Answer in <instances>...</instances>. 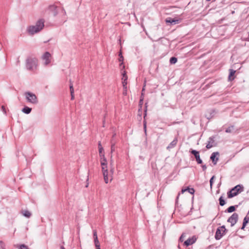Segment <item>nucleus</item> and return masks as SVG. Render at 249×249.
Segmentation results:
<instances>
[{"label":"nucleus","instance_id":"obj_1","mask_svg":"<svg viewBox=\"0 0 249 249\" xmlns=\"http://www.w3.org/2000/svg\"><path fill=\"white\" fill-rule=\"evenodd\" d=\"M44 26V20L42 19L38 20L35 25L28 27L27 31L30 35H34L40 32Z\"/></svg>","mask_w":249,"mask_h":249},{"label":"nucleus","instance_id":"obj_2","mask_svg":"<svg viewBox=\"0 0 249 249\" xmlns=\"http://www.w3.org/2000/svg\"><path fill=\"white\" fill-rule=\"evenodd\" d=\"M243 190L244 187L243 185L240 184L237 185L228 192V197L229 198H232L237 196L239 193L243 192Z\"/></svg>","mask_w":249,"mask_h":249},{"label":"nucleus","instance_id":"obj_3","mask_svg":"<svg viewBox=\"0 0 249 249\" xmlns=\"http://www.w3.org/2000/svg\"><path fill=\"white\" fill-rule=\"evenodd\" d=\"M37 66V60L36 58L28 57L26 60V68L30 71H34Z\"/></svg>","mask_w":249,"mask_h":249},{"label":"nucleus","instance_id":"obj_4","mask_svg":"<svg viewBox=\"0 0 249 249\" xmlns=\"http://www.w3.org/2000/svg\"><path fill=\"white\" fill-rule=\"evenodd\" d=\"M25 96L27 101L33 104H37L38 103V100L36 96L30 92H26Z\"/></svg>","mask_w":249,"mask_h":249},{"label":"nucleus","instance_id":"obj_5","mask_svg":"<svg viewBox=\"0 0 249 249\" xmlns=\"http://www.w3.org/2000/svg\"><path fill=\"white\" fill-rule=\"evenodd\" d=\"M226 229L225 228V226H222L221 227H218L216 231L215 234V238L216 240H220L223 235L225 233V232L226 231Z\"/></svg>","mask_w":249,"mask_h":249},{"label":"nucleus","instance_id":"obj_6","mask_svg":"<svg viewBox=\"0 0 249 249\" xmlns=\"http://www.w3.org/2000/svg\"><path fill=\"white\" fill-rule=\"evenodd\" d=\"M238 218V214L233 213L228 219L227 221L231 223V226H233L237 222Z\"/></svg>","mask_w":249,"mask_h":249},{"label":"nucleus","instance_id":"obj_7","mask_svg":"<svg viewBox=\"0 0 249 249\" xmlns=\"http://www.w3.org/2000/svg\"><path fill=\"white\" fill-rule=\"evenodd\" d=\"M51 55L48 52H45L42 55V58L44 61V64L45 65H47L51 62Z\"/></svg>","mask_w":249,"mask_h":249},{"label":"nucleus","instance_id":"obj_8","mask_svg":"<svg viewBox=\"0 0 249 249\" xmlns=\"http://www.w3.org/2000/svg\"><path fill=\"white\" fill-rule=\"evenodd\" d=\"M190 152L192 154L194 155L198 164H201L202 163V160L200 158L199 153L198 151H197L196 150H192L190 151Z\"/></svg>","mask_w":249,"mask_h":249},{"label":"nucleus","instance_id":"obj_9","mask_svg":"<svg viewBox=\"0 0 249 249\" xmlns=\"http://www.w3.org/2000/svg\"><path fill=\"white\" fill-rule=\"evenodd\" d=\"M103 172V175L104 177V179L106 183H107L108 182L109 179H110V178L109 177V173L107 169H105L103 168V170H102Z\"/></svg>","mask_w":249,"mask_h":249},{"label":"nucleus","instance_id":"obj_10","mask_svg":"<svg viewBox=\"0 0 249 249\" xmlns=\"http://www.w3.org/2000/svg\"><path fill=\"white\" fill-rule=\"evenodd\" d=\"M214 137H211L209 138L208 143L206 145L207 149H210L215 145Z\"/></svg>","mask_w":249,"mask_h":249},{"label":"nucleus","instance_id":"obj_11","mask_svg":"<svg viewBox=\"0 0 249 249\" xmlns=\"http://www.w3.org/2000/svg\"><path fill=\"white\" fill-rule=\"evenodd\" d=\"M196 238L195 236H193L192 238H188L184 242V244L186 246L191 245L196 241Z\"/></svg>","mask_w":249,"mask_h":249},{"label":"nucleus","instance_id":"obj_12","mask_svg":"<svg viewBox=\"0 0 249 249\" xmlns=\"http://www.w3.org/2000/svg\"><path fill=\"white\" fill-rule=\"evenodd\" d=\"M48 10L53 16H56L57 14V7L54 5H50L48 8Z\"/></svg>","mask_w":249,"mask_h":249},{"label":"nucleus","instance_id":"obj_13","mask_svg":"<svg viewBox=\"0 0 249 249\" xmlns=\"http://www.w3.org/2000/svg\"><path fill=\"white\" fill-rule=\"evenodd\" d=\"M217 155H219L218 152H213L212 154L210 157V159L212 160L214 165H215L218 160V158L216 157Z\"/></svg>","mask_w":249,"mask_h":249},{"label":"nucleus","instance_id":"obj_14","mask_svg":"<svg viewBox=\"0 0 249 249\" xmlns=\"http://www.w3.org/2000/svg\"><path fill=\"white\" fill-rule=\"evenodd\" d=\"M120 67H122V69L121 70V72L123 76L122 81H127V76L126 75V71L124 70H123L124 69V66L123 64V63L120 64Z\"/></svg>","mask_w":249,"mask_h":249},{"label":"nucleus","instance_id":"obj_15","mask_svg":"<svg viewBox=\"0 0 249 249\" xmlns=\"http://www.w3.org/2000/svg\"><path fill=\"white\" fill-rule=\"evenodd\" d=\"M166 23H170L171 25H175L179 23L178 19H175L171 18H168L166 19Z\"/></svg>","mask_w":249,"mask_h":249},{"label":"nucleus","instance_id":"obj_16","mask_svg":"<svg viewBox=\"0 0 249 249\" xmlns=\"http://www.w3.org/2000/svg\"><path fill=\"white\" fill-rule=\"evenodd\" d=\"M178 139L177 138H176L172 142H170L169 145L167 147V149H169L170 148L174 147L176 145Z\"/></svg>","mask_w":249,"mask_h":249},{"label":"nucleus","instance_id":"obj_17","mask_svg":"<svg viewBox=\"0 0 249 249\" xmlns=\"http://www.w3.org/2000/svg\"><path fill=\"white\" fill-rule=\"evenodd\" d=\"M249 222V217H248V216H245L244 218L242 227H241V229L242 230H244L246 225Z\"/></svg>","mask_w":249,"mask_h":249},{"label":"nucleus","instance_id":"obj_18","mask_svg":"<svg viewBox=\"0 0 249 249\" xmlns=\"http://www.w3.org/2000/svg\"><path fill=\"white\" fill-rule=\"evenodd\" d=\"M31 110L32 108L28 107H25L22 109V112L27 114H29L31 112Z\"/></svg>","mask_w":249,"mask_h":249},{"label":"nucleus","instance_id":"obj_19","mask_svg":"<svg viewBox=\"0 0 249 249\" xmlns=\"http://www.w3.org/2000/svg\"><path fill=\"white\" fill-rule=\"evenodd\" d=\"M21 213L24 216L27 218H29L31 215V213L27 210L22 211Z\"/></svg>","mask_w":249,"mask_h":249},{"label":"nucleus","instance_id":"obj_20","mask_svg":"<svg viewBox=\"0 0 249 249\" xmlns=\"http://www.w3.org/2000/svg\"><path fill=\"white\" fill-rule=\"evenodd\" d=\"M235 72V71H234L232 69L230 70V74L229 75V79H230V80H231L234 79V78H233V77L231 78V77H232L234 75Z\"/></svg>","mask_w":249,"mask_h":249},{"label":"nucleus","instance_id":"obj_21","mask_svg":"<svg viewBox=\"0 0 249 249\" xmlns=\"http://www.w3.org/2000/svg\"><path fill=\"white\" fill-rule=\"evenodd\" d=\"M114 172V167H110V170L109 171V177L110 178V180L111 181L113 179L112 175Z\"/></svg>","mask_w":249,"mask_h":249},{"label":"nucleus","instance_id":"obj_22","mask_svg":"<svg viewBox=\"0 0 249 249\" xmlns=\"http://www.w3.org/2000/svg\"><path fill=\"white\" fill-rule=\"evenodd\" d=\"M70 91H71V99L73 100L74 98V95H73L74 89H73V85L71 84L70 86Z\"/></svg>","mask_w":249,"mask_h":249},{"label":"nucleus","instance_id":"obj_23","mask_svg":"<svg viewBox=\"0 0 249 249\" xmlns=\"http://www.w3.org/2000/svg\"><path fill=\"white\" fill-rule=\"evenodd\" d=\"M235 210V207L234 206H231L229 207L226 211V212L231 213Z\"/></svg>","mask_w":249,"mask_h":249},{"label":"nucleus","instance_id":"obj_24","mask_svg":"<svg viewBox=\"0 0 249 249\" xmlns=\"http://www.w3.org/2000/svg\"><path fill=\"white\" fill-rule=\"evenodd\" d=\"M219 204L221 206H224L226 203L225 201L222 196L220 197V198H219Z\"/></svg>","mask_w":249,"mask_h":249},{"label":"nucleus","instance_id":"obj_25","mask_svg":"<svg viewBox=\"0 0 249 249\" xmlns=\"http://www.w3.org/2000/svg\"><path fill=\"white\" fill-rule=\"evenodd\" d=\"M93 237H94V242H97L99 241L98 237H97V231L96 230H94L93 231Z\"/></svg>","mask_w":249,"mask_h":249},{"label":"nucleus","instance_id":"obj_26","mask_svg":"<svg viewBox=\"0 0 249 249\" xmlns=\"http://www.w3.org/2000/svg\"><path fill=\"white\" fill-rule=\"evenodd\" d=\"M17 248H18V249H29L28 246L24 244L17 245Z\"/></svg>","mask_w":249,"mask_h":249},{"label":"nucleus","instance_id":"obj_27","mask_svg":"<svg viewBox=\"0 0 249 249\" xmlns=\"http://www.w3.org/2000/svg\"><path fill=\"white\" fill-rule=\"evenodd\" d=\"M99 153L100 158H101V157L104 158V156H105V154H104L103 148H100V149H99Z\"/></svg>","mask_w":249,"mask_h":249},{"label":"nucleus","instance_id":"obj_28","mask_svg":"<svg viewBox=\"0 0 249 249\" xmlns=\"http://www.w3.org/2000/svg\"><path fill=\"white\" fill-rule=\"evenodd\" d=\"M177 62V58L175 57H172L170 59L171 64H175Z\"/></svg>","mask_w":249,"mask_h":249},{"label":"nucleus","instance_id":"obj_29","mask_svg":"<svg viewBox=\"0 0 249 249\" xmlns=\"http://www.w3.org/2000/svg\"><path fill=\"white\" fill-rule=\"evenodd\" d=\"M233 128V126H231L226 129L225 132L226 133H231L232 132Z\"/></svg>","mask_w":249,"mask_h":249},{"label":"nucleus","instance_id":"obj_30","mask_svg":"<svg viewBox=\"0 0 249 249\" xmlns=\"http://www.w3.org/2000/svg\"><path fill=\"white\" fill-rule=\"evenodd\" d=\"M187 191H188L191 194H194L195 193V190L194 188H187Z\"/></svg>","mask_w":249,"mask_h":249},{"label":"nucleus","instance_id":"obj_31","mask_svg":"<svg viewBox=\"0 0 249 249\" xmlns=\"http://www.w3.org/2000/svg\"><path fill=\"white\" fill-rule=\"evenodd\" d=\"M119 61L120 62H123V60H124V57H123V56L122 55V53L121 51H120V52L119 53Z\"/></svg>","mask_w":249,"mask_h":249},{"label":"nucleus","instance_id":"obj_32","mask_svg":"<svg viewBox=\"0 0 249 249\" xmlns=\"http://www.w3.org/2000/svg\"><path fill=\"white\" fill-rule=\"evenodd\" d=\"M115 149V143H111V153H112Z\"/></svg>","mask_w":249,"mask_h":249},{"label":"nucleus","instance_id":"obj_33","mask_svg":"<svg viewBox=\"0 0 249 249\" xmlns=\"http://www.w3.org/2000/svg\"><path fill=\"white\" fill-rule=\"evenodd\" d=\"M100 162L101 163H107V160L106 159V158H105V156H104V158L103 157H101L100 158Z\"/></svg>","mask_w":249,"mask_h":249},{"label":"nucleus","instance_id":"obj_34","mask_svg":"<svg viewBox=\"0 0 249 249\" xmlns=\"http://www.w3.org/2000/svg\"><path fill=\"white\" fill-rule=\"evenodd\" d=\"M101 167H102V170H103V168L105 169L107 168V163H101Z\"/></svg>","mask_w":249,"mask_h":249},{"label":"nucleus","instance_id":"obj_35","mask_svg":"<svg viewBox=\"0 0 249 249\" xmlns=\"http://www.w3.org/2000/svg\"><path fill=\"white\" fill-rule=\"evenodd\" d=\"M94 242L95 246L96 247V249H101L99 242L97 241V242Z\"/></svg>","mask_w":249,"mask_h":249},{"label":"nucleus","instance_id":"obj_36","mask_svg":"<svg viewBox=\"0 0 249 249\" xmlns=\"http://www.w3.org/2000/svg\"><path fill=\"white\" fill-rule=\"evenodd\" d=\"M122 84L124 89H126L127 81H122Z\"/></svg>","mask_w":249,"mask_h":249},{"label":"nucleus","instance_id":"obj_37","mask_svg":"<svg viewBox=\"0 0 249 249\" xmlns=\"http://www.w3.org/2000/svg\"><path fill=\"white\" fill-rule=\"evenodd\" d=\"M114 167L113 160L112 159V156L111 155L110 160V167Z\"/></svg>","mask_w":249,"mask_h":249},{"label":"nucleus","instance_id":"obj_38","mask_svg":"<svg viewBox=\"0 0 249 249\" xmlns=\"http://www.w3.org/2000/svg\"><path fill=\"white\" fill-rule=\"evenodd\" d=\"M185 237V234L184 233H182L179 238V241L180 242H183Z\"/></svg>","mask_w":249,"mask_h":249},{"label":"nucleus","instance_id":"obj_39","mask_svg":"<svg viewBox=\"0 0 249 249\" xmlns=\"http://www.w3.org/2000/svg\"><path fill=\"white\" fill-rule=\"evenodd\" d=\"M214 178V176H213L210 179V183L211 188L212 187V185H213V179Z\"/></svg>","mask_w":249,"mask_h":249},{"label":"nucleus","instance_id":"obj_40","mask_svg":"<svg viewBox=\"0 0 249 249\" xmlns=\"http://www.w3.org/2000/svg\"><path fill=\"white\" fill-rule=\"evenodd\" d=\"M1 110H2V112H3V113L6 115V110L4 106H2L1 107Z\"/></svg>","mask_w":249,"mask_h":249},{"label":"nucleus","instance_id":"obj_41","mask_svg":"<svg viewBox=\"0 0 249 249\" xmlns=\"http://www.w3.org/2000/svg\"><path fill=\"white\" fill-rule=\"evenodd\" d=\"M0 248H1L2 246L5 247L4 243L2 241H0Z\"/></svg>","mask_w":249,"mask_h":249},{"label":"nucleus","instance_id":"obj_42","mask_svg":"<svg viewBox=\"0 0 249 249\" xmlns=\"http://www.w3.org/2000/svg\"><path fill=\"white\" fill-rule=\"evenodd\" d=\"M98 148H99V149H100V148H103V147H102V145H101V142H100V141H99V142H98Z\"/></svg>","mask_w":249,"mask_h":249},{"label":"nucleus","instance_id":"obj_43","mask_svg":"<svg viewBox=\"0 0 249 249\" xmlns=\"http://www.w3.org/2000/svg\"><path fill=\"white\" fill-rule=\"evenodd\" d=\"M202 168L203 171H205L206 169H207V166H206V165H202Z\"/></svg>","mask_w":249,"mask_h":249},{"label":"nucleus","instance_id":"obj_44","mask_svg":"<svg viewBox=\"0 0 249 249\" xmlns=\"http://www.w3.org/2000/svg\"><path fill=\"white\" fill-rule=\"evenodd\" d=\"M143 127H144V131L146 133V123H144V124H143Z\"/></svg>","mask_w":249,"mask_h":249},{"label":"nucleus","instance_id":"obj_45","mask_svg":"<svg viewBox=\"0 0 249 249\" xmlns=\"http://www.w3.org/2000/svg\"><path fill=\"white\" fill-rule=\"evenodd\" d=\"M186 191H187V188H186V189H182V190H181V193H184V192H186Z\"/></svg>","mask_w":249,"mask_h":249},{"label":"nucleus","instance_id":"obj_46","mask_svg":"<svg viewBox=\"0 0 249 249\" xmlns=\"http://www.w3.org/2000/svg\"><path fill=\"white\" fill-rule=\"evenodd\" d=\"M123 94L124 95H125L126 94V89H124V92H123Z\"/></svg>","mask_w":249,"mask_h":249},{"label":"nucleus","instance_id":"obj_47","mask_svg":"<svg viewBox=\"0 0 249 249\" xmlns=\"http://www.w3.org/2000/svg\"><path fill=\"white\" fill-rule=\"evenodd\" d=\"M61 249H65L63 246L61 247Z\"/></svg>","mask_w":249,"mask_h":249},{"label":"nucleus","instance_id":"obj_48","mask_svg":"<svg viewBox=\"0 0 249 249\" xmlns=\"http://www.w3.org/2000/svg\"><path fill=\"white\" fill-rule=\"evenodd\" d=\"M0 249H5V247H3V246H2V248H0Z\"/></svg>","mask_w":249,"mask_h":249},{"label":"nucleus","instance_id":"obj_49","mask_svg":"<svg viewBox=\"0 0 249 249\" xmlns=\"http://www.w3.org/2000/svg\"><path fill=\"white\" fill-rule=\"evenodd\" d=\"M115 135H116V134H114L113 135V137H115Z\"/></svg>","mask_w":249,"mask_h":249}]
</instances>
